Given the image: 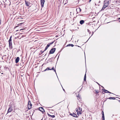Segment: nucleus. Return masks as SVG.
<instances>
[{"instance_id":"1","label":"nucleus","mask_w":120,"mask_h":120,"mask_svg":"<svg viewBox=\"0 0 120 120\" xmlns=\"http://www.w3.org/2000/svg\"><path fill=\"white\" fill-rule=\"evenodd\" d=\"M32 105L31 103V102L30 101H29L28 104V107L29 109H30L31 108Z\"/></svg>"},{"instance_id":"2","label":"nucleus","mask_w":120,"mask_h":120,"mask_svg":"<svg viewBox=\"0 0 120 120\" xmlns=\"http://www.w3.org/2000/svg\"><path fill=\"white\" fill-rule=\"evenodd\" d=\"M45 2V0H41V7L43 8L44 7V4Z\"/></svg>"},{"instance_id":"3","label":"nucleus","mask_w":120,"mask_h":120,"mask_svg":"<svg viewBox=\"0 0 120 120\" xmlns=\"http://www.w3.org/2000/svg\"><path fill=\"white\" fill-rule=\"evenodd\" d=\"M12 107L11 106H10L8 109L7 114L8 113L12 111Z\"/></svg>"},{"instance_id":"4","label":"nucleus","mask_w":120,"mask_h":120,"mask_svg":"<svg viewBox=\"0 0 120 120\" xmlns=\"http://www.w3.org/2000/svg\"><path fill=\"white\" fill-rule=\"evenodd\" d=\"M55 48H53L51 49L49 53L50 54L53 53L55 51Z\"/></svg>"},{"instance_id":"5","label":"nucleus","mask_w":120,"mask_h":120,"mask_svg":"<svg viewBox=\"0 0 120 120\" xmlns=\"http://www.w3.org/2000/svg\"><path fill=\"white\" fill-rule=\"evenodd\" d=\"M39 110L42 112V113L45 112V111L43 108L42 107H40L39 108Z\"/></svg>"},{"instance_id":"6","label":"nucleus","mask_w":120,"mask_h":120,"mask_svg":"<svg viewBox=\"0 0 120 120\" xmlns=\"http://www.w3.org/2000/svg\"><path fill=\"white\" fill-rule=\"evenodd\" d=\"M19 60V57H17L15 59V63H18Z\"/></svg>"},{"instance_id":"7","label":"nucleus","mask_w":120,"mask_h":120,"mask_svg":"<svg viewBox=\"0 0 120 120\" xmlns=\"http://www.w3.org/2000/svg\"><path fill=\"white\" fill-rule=\"evenodd\" d=\"M70 115H71V116H72L74 117H78L74 113H73L72 114L70 113Z\"/></svg>"},{"instance_id":"8","label":"nucleus","mask_w":120,"mask_h":120,"mask_svg":"<svg viewBox=\"0 0 120 120\" xmlns=\"http://www.w3.org/2000/svg\"><path fill=\"white\" fill-rule=\"evenodd\" d=\"M109 1H108L106 3H105L104 5L106 7H107L109 5Z\"/></svg>"},{"instance_id":"9","label":"nucleus","mask_w":120,"mask_h":120,"mask_svg":"<svg viewBox=\"0 0 120 120\" xmlns=\"http://www.w3.org/2000/svg\"><path fill=\"white\" fill-rule=\"evenodd\" d=\"M9 42V46L10 48H12V42Z\"/></svg>"},{"instance_id":"10","label":"nucleus","mask_w":120,"mask_h":120,"mask_svg":"<svg viewBox=\"0 0 120 120\" xmlns=\"http://www.w3.org/2000/svg\"><path fill=\"white\" fill-rule=\"evenodd\" d=\"M84 22V21L83 20H81L80 21V23L81 24H82Z\"/></svg>"},{"instance_id":"11","label":"nucleus","mask_w":120,"mask_h":120,"mask_svg":"<svg viewBox=\"0 0 120 120\" xmlns=\"http://www.w3.org/2000/svg\"><path fill=\"white\" fill-rule=\"evenodd\" d=\"M104 92L105 93H109L110 94H111L112 93H111L110 92H109V91H108L106 90H104Z\"/></svg>"},{"instance_id":"12","label":"nucleus","mask_w":120,"mask_h":120,"mask_svg":"<svg viewBox=\"0 0 120 120\" xmlns=\"http://www.w3.org/2000/svg\"><path fill=\"white\" fill-rule=\"evenodd\" d=\"M26 4V5L27 6H28L29 5V2H26L25 0Z\"/></svg>"},{"instance_id":"13","label":"nucleus","mask_w":120,"mask_h":120,"mask_svg":"<svg viewBox=\"0 0 120 120\" xmlns=\"http://www.w3.org/2000/svg\"><path fill=\"white\" fill-rule=\"evenodd\" d=\"M82 111H79L77 112V114L78 116H79V114H82Z\"/></svg>"},{"instance_id":"14","label":"nucleus","mask_w":120,"mask_h":120,"mask_svg":"<svg viewBox=\"0 0 120 120\" xmlns=\"http://www.w3.org/2000/svg\"><path fill=\"white\" fill-rule=\"evenodd\" d=\"M53 42H52L51 43H50L48 44L47 45V46L48 47L50 46V45L52 44L53 43Z\"/></svg>"},{"instance_id":"15","label":"nucleus","mask_w":120,"mask_h":120,"mask_svg":"<svg viewBox=\"0 0 120 120\" xmlns=\"http://www.w3.org/2000/svg\"><path fill=\"white\" fill-rule=\"evenodd\" d=\"M109 99H115L114 97H110L109 98Z\"/></svg>"},{"instance_id":"16","label":"nucleus","mask_w":120,"mask_h":120,"mask_svg":"<svg viewBox=\"0 0 120 120\" xmlns=\"http://www.w3.org/2000/svg\"><path fill=\"white\" fill-rule=\"evenodd\" d=\"M77 10L79 11L80 12H81V9L79 8L76 9V10L77 11Z\"/></svg>"},{"instance_id":"17","label":"nucleus","mask_w":120,"mask_h":120,"mask_svg":"<svg viewBox=\"0 0 120 120\" xmlns=\"http://www.w3.org/2000/svg\"><path fill=\"white\" fill-rule=\"evenodd\" d=\"M86 74H85L84 77V81H86Z\"/></svg>"},{"instance_id":"18","label":"nucleus","mask_w":120,"mask_h":120,"mask_svg":"<svg viewBox=\"0 0 120 120\" xmlns=\"http://www.w3.org/2000/svg\"><path fill=\"white\" fill-rule=\"evenodd\" d=\"M48 115L49 116H51V117H52V118H54L55 117V116L54 115H49L48 114Z\"/></svg>"},{"instance_id":"19","label":"nucleus","mask_w":120,"mask_h":120,"mask_svg":"<svg viewBox=\"0 0 120 120\" xmlns=\"http://www.w3.org/2000/svg\"><path fill=\"white\" fill-rule=\"evenodd\" d=\"M104 5L103 6V7L102 9H101L102 10H103L105 9V8L106 7Z\"/></svg>"},{"instance_id":"20","label":"nucleus","mask_w":120,"mask_h":120,"mask_svg":"<svg viewBox=\"0 0 120 120\" xmlns=\"http://www.w3.org/2000/svg\"><path fill=\"white\" fill-rule=\"evenodd\" d=\"M67 46H71L72 47H73L74 45L72 44H69L67 45Z\"/></svg>"},{"instance_id":"21","label":"nucleus","mask_w":120,"mask_h":120,"mask_svg":"<svg viewBox=\"0 0 120 120\" xmlns=\"http://www.w3.org/2000/svg\"><path fill=\"white\" fill-rule=\"evenodd\" d=\"M11 36L10 37V38L9 40V42H12L11 40Z\"/></svg>"},{"instance_id":"22","label":"nucleus","mask_w":120,"mask_h":120,"mask_svg":"<svg viewBox=\"0 0 120 120\" xmlns=\"http://www.w3.org/2000/svg\"><path fill=\"white\" fill-rule=\"evenodd\" d=\"M102 120H105V117H104V115H102Z\"/></svg>"},{"instance_id":"23","label":"nucleus","mask_w":120,"mask_h":120,"mask_svg":"<svg viewBox=\"0 0 120 120\" xmlns=\"http://www.w3.org/2000/svg\"><path fill=\"white\" fill-rule=\"evenodd\" d=\"M50 70V69L49 68H46L45 70L44 71H46L47 70Z\"/></svg>"},{"instance_id":"24","label":"nucleus","mask_w":120,"mask_h":120,"mask_svg":"<svg viewBox=\"0 0 120 120\" xmlns=\"http://www.w3.org/2000/svg\"><path fill=\"white\" fill-rule=\"evenodd\" d=\"M48 47L46 46V47L45 48V49L43 51V52L45 51L46 50L48 49Z\"/></svg>"},{"instance_id":"25","label":"nucleus","mask_w":120,"mask_h":120,"mask_svg":"<svg viewBox=\"0 0 120 120\" xmlns=\"http://www.w3.org/2000/svg\"><path fill=\"white\" fill-rule=\"evenodd\" d=\"M99 92L98 90H95V93L96 94H98Z\"/></svg>"},{"instance_id":"26","label":"nucleus","mask_w":120,"mask_h":120,"mask_svg":"<svg viewBox=\"0 0 120 120\" xmlns=\"http://www.w3.org/2000/svg\"><path fill=\"white\" fill-rule=\"evenodd\" d=\"M79 111H82V109L81 108H80L79 107Z\"/></svg>"},{"instance_id":"27","label":"nucleus","mask_w":120,"mask_h":120,"mask_svg":"<svg viewBox=\"0 0 120 120\" xmlns=\"http://www.w3.org/2000/svg\"><path fill=\"white\" fill-rule=\"evenodd\" d=\"M102 115H104V112H103V111H102Z\"/></svg>"},{"instance_id":"28","label":"nucleus","mask_w":120,"mask_h":120,"mask_svg":"<svg viewBox=\"0 0 120 120\" xmlns=\"http://www.w3.org/2000/svg\"><path fill=\"white\" fill-rule=\"evenodd\" d=\"M75 110H76V111L78 112V109L77 108H76L75 109Z\"/></svg>"},{"instance_id":"29","label":"nucleus","mask_w":120,"mask_h":120,"mask_svg":"<svg viewBox=\"0 0 120 120\" xmlns=\"http://www.w3.org/2000/svg\"><path fill=\"white\" fill-rule=\"evenodd\" d=\"M87 31H88V32H89V33H90V32H90V30H89L88 29H87Z\"/></svg>"},{"instance_id":"30","label":"nucleus","mask_w":120,"mask_h":120,"mask_svg":"<svg viewBox=\"0 0 120 120\" xmlns=\"http://www.w3.org/2000/svg\"><path fill=\"white\" fill-rule=\"evenodd\" d=\"M54 68L53 67L52 69H50V70H54Z\"/></svg>"},{"instance_id":"31","label":"nucleus","mask_w":120,"mask_h":120,"mask_svg":"<svg viewBox=\"0 0 120 120\" xmlns=\"http://www.w3.org/2000/svg\"><path fill=\"white\" fill-rule=\"evenodd\" d=\"M54 71L56 73V70H54Z\"/></svg>"},{"instance_id":"32","label":"nucleus","mask_w":120,"mask_h":120,"mask_svg":"<svg viewBox=\"0 0 120 120\" xmlns=\"http://www.w3.org/2000/svg\"><path fill=\"white\" fill-rule=\"evenodd\" d=\"M91 0H90L89 1V2H90V1H91Z\"/></svg>"},{"instance_id":"33","label":"nucleus","mask_w":120,"mask_h":120,"mask_svg":"<svg viewBox=\"0 0 120 120\" xmlns=\"http://www.w3.org/2000/svg\"><path fill=\"white\" fill-rule=\"evenodd\" d=\"M23 30V29H21L20 30Z\"/></svg>"},{"instance_id":"34","label":"nucleus","mask_w":120,"mask_h":120,"mask_svg":"<svg viewBox=\"0 0 120 120\" xmlns=\"http://www.w3.org/2000/svg\"><path fill=\"white\" fill-rule=\"evenodd\" d=\"M97 83L98 84V85H100V84H99L98 83Z\"/></svg>"},{"instance_id":"35","label":"nucleus","mask_w":120,"mask_h":120,"mask_svg":"<svg viewBox=\"0 0 120 120\" xmlns=\"http://www.w3.org/2000/svg\"><path fill=\"white\" fill-rule=\"evenodd\" d=\"M41 52H42V51H41Z\"/></svg>"},{"instance_id":"36","label":"nucleus","mask_w":120,"mask_h":120,"mask_svg":"<svg viewBox=\"0 0 120 120\" xmlns=\"http://www.w3.org/2000/svg\"><path fill=\"white\" fill-rule=\"evenodd\" d=\"M101 87H102L103 88H104V87H103L102 86H101Z\"/></svg>"},{"instance_id":"37","label":"nucleus","mask_w":120,"mask_h":120,"mask_svg":"<svg viewBox=\"0 0 120 120\" xmlns=\"http://www.w3.org/2000/svg\"><path fill=\"white\" fill-rule=\"evenodd\" d=\"M78 98H80V97H79Z\"/></svg>"},{"instance_id":"38","label":"nucleus","mask_w":120,"mask_h":120,"mask_svg":"<svg viewBox=\"0 0 120 120\" xmlns=\"http://www.w3.org/2000/svg\"><path fill=\"white\" fill-rule=\"evenodd\" d=\"M114 115H113H113H112V116H114Z\"/></svg>"},{"instance_id":"39","label":"nucleus","mask_w":120,"mask_h":120,"mask_svg":"<svg viewBox=\"0 0 120 120\" xmlns=\"http://www.w3.org/2000/svg\"><path fill=\"white\" fill-rule=\"evenodd\" d=\"M63 90H64V89H63Z\"/></svg>"}]
</instances>
